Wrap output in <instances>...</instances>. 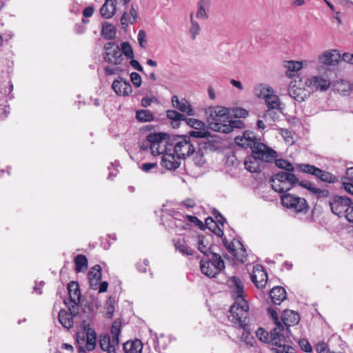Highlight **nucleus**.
Masks as SVG:
<instances>
[{
    "label": "nucleus",
    "mask_w": 353,
    "mask_h": 353,
    "mask_svg": "<svg viewBox=\"0 0 353 353\" xmlns=\"http://www.w3.org/2000/svg\"><path fill=\"white\" fill-rule=\"evenodd\" d=\"M197 148L194 152L195 156L194 161L198 165H202L205 163L204 151L208 150H213L214 148V144L210 140H201L200 143H196Z\"/></svg>",
    "instance_id": "2eb2a0df"
},
{
    "label": "nucleus",
    "mask_w": 353,
    "mask_h": 353,
    "mask_svg": "<svg viewBox=\"0 0 353 353\" xmlns=\"http://www.w3.org/2000/svg\"><path fill=\"white\" fill-rule=\"evenodd\" d=\"M117 33L116 27L110 23H105L103 25L101 34L103 37L108 39H113Z\"/></svg>",
    "instance_id": "c9c22d12"
},
{
    "label": "nucleus",
    "mask_w": 353,
    "mask_h": 353,
    "mask_svg": "<svg viewBox=\"0 0 353 353\" xmlns=\"http://www.w3.org/2000/svg\"><path fill=\"white\" fill-rule=\"evenodd\" d=\"M345 218L347 220L353 223V202L352 201V204H350L349 209L347 210Z\"/></svg>",
    "instance_id": "774afa93"
},
{
    "label": "nucleus",
    "mask_w": 353,
    "mask_h": 353,
    "mask_svg": "<svg viewBox=\"0 0 353 353\" xmlns=\"http://www.w3.org/2000/svg\"><path fill=\"white\" fill-rule=\"evenodd\" d=\"M288 70L286 74L289 77L295 76V73L302 68V63L299 61H290L286 65Z\"/></svg>",
    "instance_id": "4c0bfd02"
},
{
    "label": "nucleus",
    "mask_w": 353,
    "mask_h": 353,
    "mask_svg": "<svg viewBox=\"0 0 353 353\" xmlns=\"http://www.w3.org/2000/svg\"><path fill=\"white\" fill-rule=\"evenodd\" d=\"M145 37H146V34H145V31L143 30H140L138 32L137 39H138L139 45L141 48H145V45L147 43Z\"/></svg>",
    "instance_id": "bf43d9fd"
},
{
    "label": "nucleus",
    "mask_w": 353,
    "mask_h": 353,
    "mask_svg": "<svg viewBox=\"0 0 353 353\" xmlns=\"http://www.w3.org/2000/svg\"><path fill=\"white\" fill-rule=\"evenodd\" d=\"M256 150L246 157L244 162L245 168L252 173H259L262 171V164L273 162L278 156L277 152L266 145H260Z\"/></svg>",
    "instance_id": "20e7f679"
},
{
    "label": "nucleus",
    "mask_w": 353,
    "mask_h": 353,
    "mask_svg": "<svg viewBox=\"0 0 353 353\" xmlns=\"http://www.w3.org/2000/svg\"><path fill=\"white\" fill-rule=\"evenodd\" d=\"M328 204L332 212L341 217L345 216L352 201L346 196L333 195L330 198Z\"/></svg>",
    "instance_id": "9b49d317"
},
{
    "label": "nucleus",
    "mask_w": 353,
    "mask_h": 353,
    "mask_svg": "<svg viewBox=\"0 0 353 353\" xmlns=\"http://www.w3.org/2000/svg\"><path fill=\"white\" fill-rule=\"evenodd\" d=\"M185 135L190 136V139L192 140L198 141V139H208V137H210V133L208 131L201 130L200 129H198L196 130H191Z\"/></svg>",
    "instance_id": "58836bf2"
},
{
    "label": "nucleus",
    "mask_w": 353,
    "mask_h": 353,
    "mask_svg": "<svg viewBox=\"0 0 353 353\" xmlns=\"http://www.w3.org/2000/svg\"><path fill=\"white\" fill-rule=\"evenodd\" d=\"M181 159L172 154H166L162 157L161 165L168 170H175L181 164Z\"/></svg>",
    "instance_id": "5701e85b"
},
{
    "label": "nucleus",
    "mask_w": 353,
    "mask_h": 353,
    "mask_svg": "<svg viewBox=\"0 0 353 353\" xmlns=\"http://www.w3.org/2000/svg\"><path fill=\"white\" fill-rule=\"evenodd\" d=\"M268 313L273 320L274 324L276 325V327L283 326L282 323L279 319L278 314L275 310H274L272 307H268Z\"/></svg>",
    "instance_id": "603ef678"
},
{
    "label": "nucleus",
    "mask_w": 353,
    "mask_h": 353,
    "mask_svg": "<svg viewBox=\"0 0 353 353\" xmlns=\"http://www.w3.org/2000/svg\"><path fill=\"white\" fill-rule=\"evenodd\" d=\"M270 182L275 192L284 193L297 185L299 178L292 172L280 171L271 177Z\"/></svg>",
    "instance_id": "423d86ee"
},
{
    "label": "nucleus",
    "mask_w": 353,
    "mask_h": 353,
    "mask_svg": "<svg viewBox=\"0 0 353 353\" xmlns=\"http://www.w3.org/2000/svg\"><path fill=\"white\" fill-rule=\"evenodd\" d=\"M121 323L118 320H115L111 326L110 334L111 339L115 344L119 343V335L121 334Z\"/></svg>",
    "instance_id": "f704fd0d"
},
{
    "label": "nucleus",
    "mask_w": 353,
    "mask_h": 353,
    "mask_svg": "<svg viewBox=\"0 0 353 353\" xmlns=\"http://www.w3.org/2000/svg\"><path fill=\"white\" fill-rule=\"evenodd\" d=\"M137 19V12L134 5L131 6L130 13L128 14L127 12H125L121 18V22L123 28L127 27L129 23L133 24L135 23Z\"/></svg>",
    "instance_id": "c85d7f7f"
},
{
    "label": "nucleus",
    "mask_w": 353,
    "mask_h": 353,
    "mask_svg": "<svg viewBox=\"0 0 353 353\" xmlns=\"http://www.w3.org/2000/svg\"><path fill=\"white\" fill-rule=\"evenodd\" d=\"M339 57L340 55L336 50L326 51L319 56V61L325 65H334L335 62H337Z\"/></svg>",
    "instance_id": "c756f323"
},
{
    "label": "nucleus",
    "mask_w": 353,
    "mask_h": 353,
    "mask_svg": "<svg viewBox=\"0 0 353 353\" xmlns=\"http://www.w3.org/2000/svg\"><path fill=\"white\" fill-rule=\"evenodd\" d=\"M272 302L274 305H280L287 297L285 290L281 286H275L269 292Z\"/></svg>",
    "instance_id": "b1692460"
},
{
    "label": "nucleus",
    "mask_w": 353,
    "mask_h": 353,
    "mask_svg": "<svg viewBox=\"0 0 353 353\" xmlns=\"http://www.w3.org/2000/svg\"><path fill=\"white\" fill-rule=\"evenodd\" d=\"M250 279L257 288H263L268 282V276L264 268L259 265L254 268Z\"/></svg>",
    "instance_id": "f3484780"
},
{
    "label": "nucleus",
    "mask_w": 353,
    "mask_h": 353,
    "mask_svg": "<svg viewBox=\"0 0 353 353\" xmlns=\"http://www.w3.org/2000/svg\"><path fill=\"white\" fill-rule=\"evenodd\" d=\"M274 163L276 167L285 170V171L294 172L295 167L288 161L284 159H274Z\"/></svg>",
    "instance_id": "79ce46f5"
},
{
    "label": "nucleus",
    "mask_w": 353,
    "mask_h": 353,
    "mask_svg": "<svg viewBox=\"0 0 353 353\" xmlns=\"http://www.w3.org/2000/svg\"><path fill=\"white\" fill-rule=\"evenodd\" d=\"M96 333L91 330L85 334L86 348L88 351H92L96 347Z\"/></svg>",
    "instance_id": "ea45409f"
},
{
    "label": "nucleus",
    "mask_w": 353,
    "mask_h": 353,
    "mask_svg": "<svg viewBox=\"0 0 353 353\" xmlns=\"http://www.w3.org/2000/svg\"><path fill=\"white\" fill-rule=\"evenodd\" d=\"M201 272L210 278H215L225 269V263L221 256L214 253L200 261Z\"/></svg>",
    "instance_id": "0eeeda50"
},
{
    "label": "nucleus",
    "mask_w": 353,
    "mask_h": 353,
    "mask_svg": "<svg viewBox=\"0 0 353 353\" xmlns=\"http://www.w3.org/2000/svg\"><path fill=\"white\" fill-rule=\"evenodd\" d=\"M99 346L106 353H117L116 351L119 347V343L115 344L113 343L110 335L104 334L100 338Z\"/></svg>",
    "instance_id": "4be33fe9"
},
{
    "label": "nucleus",
    "mask_w": 353,
    "mask_h": 353,
    "mask_svg": "<svg viewBox=\"0 0 353 353\" xmlns=\"http://www.w3.org/2000/svg\"><path fill=\"white\" fill-rule=\"evenodd\" d=\"M230 283L231 294L234 303L230 307L229 319L235 325L243 328L248 323L249 311L244 285L242 281L236 276L231 277Z\"/></svg>",
    "instance_id": "f03ea898"
},
{
    "label": "nucleus",
    "mask_w": 353,
    "mask_h": 353,
    "mask_svg": "<svg viewBox=\"0 0 353 353\" xmlns=\"http://www.w3.org/2000/svg\"><path fill=\"white\" fill-rule=\"evenodd\" d=\"M121 52L122 54H123L127 59H133L134 58V52L132 46L130 45L128 42L124 41L121 43Z\"/></svg>",
    "instance_id": "a18cd8bd"
},
{
    "label": "nucleus",
    "mask_w": 353,
    "mask_h": 353,
    "mask_svg": "<svg viewBox=\"0 0 353 353\" xmlns=\"http://www.w3.org/2000/svg\"><path fill=\"white\" fill-rule=\"evenodd\" d=\"M156 167H157V163H144L141 165V169L145 172H148Z\"/></svg>",
    "instance_id": "0e129e2a"
},
{
    "label": "nucleus",
    "mask_w": 353,
    "mask_h": 353,
    "mask_svg": "<svg viewBox=\"0 0 353 353\" xmlns=\"http://www.w3.org/2000/svg\"><path fill=\"white\" fill-rule=\"evenodd\" d=\"M130 81L136 88L141 85V77L137 72H133L130 74Z\"/></svg>",
    "instance_id": "5fc2aeb1"
},
{
    "label": "nucleus",
    "mask_w": 353,
    "mask_h": 353,
    "mask_svg": "<svg viewBox=\"0 0 353 353\" xmlns=\"http://www.w3.org/2000/svg\"><path fill=\"white\" fill-rule=\"evenodd\" d=\"M176 228H181L182 230H187L190 228V225L185 223V220H177V222L174 223Z\"/></svg>",
    "instance_id": "69168bd1"
},
{
    "label": "nucleus",
    "mask_w": 353,
    "mask_h": 353,
    "mask_svg": "<svg viewBox=\"0 0 353 353\" xmlns=\"http://www.w3.org/2000/svg\"><path fill=\"white\" fill-rule=\"evenodd\" d=\"M201 141L192 140L190 136L173 135L163 132L150 133L140 145L141 150H151L153 156H158L164 152L166 144L174 146V153L179 158H184L194 153L197 147L196 143Z\"/></svg>",
    "instance_id": "f257e3e1"
},
{
    "label": "nucleus",
    "mask_w": 353,
    "mask_h": 353,
    "mask_svg": "<svg viewBox=\"0 0 353 353\" xmlns=\"http://www.w3.org/2000/svg\"><path fill=\"white\" fill-rule=\"evenodd\" d=\"M297 184L301 188L307 190L312 194L314 193V192L317 188L314 185V184L312 182L306 180H299V183Z\"/></svg>",
    "instance_id": "de8ad7c7"
},
{
    "label": "nucleus",
    "mask_w": 353,
    "mask_h": 353,
    "mask_svg": "<svg viewBox=\"0 0 353 353\" xmlns=\"http://www.w3.org/2000/svg\"><path fill=\"white\" fill-rule=\"evenodd\" d=\"M167 117L172 121V125L173 127L176 128L179 125V122L181 121H185L186 123L195 128L196 130L201 129L203 125V123L196 119H188L183 114H181L174 110H168L166 111Z\"/></svg>",
    "instance_id": "f8f14e48"
},
{
    "label": "nucleus",
    "mask_w": 353,
    "mask_h": 353,
    "mask_svg": "<svg viewBox=\"0 0 353 353\" xmlns=\"http://www.w3.org/2000/svg\"><path fill=\"white\" fill-rule=\"evenodd\" d=\"M281 203L287 208L294 210L296 212H307L309 208L307 201L294 194H285L281 196Z\"/></svg>",
    "instance_id": "9d476101"
},
{
    "label": "nucleus",
    "mask_w": 353,
    "mask_h": 353,
    "mask_svg": "<svg viewBox=\"0 0 353 353\" xmlns=\"http://www.w3.org/2000/svg\"><path fill=\"white\" fill-rule=\"evenodd\" d=\"M312 194H314L317 199H321V200L327 199V198L330 199L331 197V196H330V192L327 190L321 189L319 188H316V189L315 190V191L314 192V193Z\"/></svg>",
    "instance_id": "49530a36"
},
{
    "label": "nucleus",
    "mask_w": 353,
    "mask_h": 353,
    "mask_svg": "<svg viewBox=\"0 0 353 353\" xmlns=\"http://www.w3.org/2000/svg\"><path fill=\"white\" fill-rule=\"evenodd\" d=\"M265 92L266 93H263V95L268 110L276 109V110H279V112H281L280 99L277 95L273 94V89L268 88L265 89Z\"/></svg>",
    "instance_id": "a211bd4d"
},
{
    "label": "nucleus",
    "mask_w": 353,
    "mask_h": 353,
    "mask_svg": "<svg viewBox=\"0 0 353 353\" xmlns=\"http://www.w3.org/2000/svg\"><path fill=\"white\" fill-rule=\"evenodd\" d=\"M190 28L189 30L190 34L192 39H195L196 36L199 34L201 28L199 24L193 19V14H190Z\"/></svg>",
    "instance_id": "c03bdc74"
},
{
    "label": "nucleus",
    "mask_w": 353,
    "mask_h": 353,
    "mask_svg": "<svg viewBox=\"0 0 353 353\" xmlns=\"http://www.w3.org/2000/svg\"><path fill=\"white\" fill-rule=\"evenodd\" d=\"M148 266L149 261L147 259H145L142 262L139 261L136 264L137 270L141 273H145Z\"/></svg>",
    "instance_id": "6e6d98bb"
},
{
    "label": "nucleus",
    "mask_w": 353,
    "mask_h": 353,
    "mask_svg": "<svg viewBox=\"0 0 353 353\" xmlns=\"http://www.w3.org/2000/svg\"><path fill=\"white\" fill-rule=\"evenodd\" d=\"M136 119L139 122H150L154 120V115L149 110H138L136 112Z\"/></svg>",
    "instance_id": "e433bc0d"
},
{
    "label": "nucleus",
    "mask_w": 353,
    "mask_h": 353,
    "mask_svg": "<svg viewBox=\"0 0 353 353\" xmlns=\"http://www.w3.org/2000/svg\"><path fill=\"white\" fill-rule=\"evenodd\" d=\"M235 143L244 148H250L251 151L256 150V148H259L260 145H265L260 142L254 133L252 131H245L242 136H237L234 138Z\"/></svg>",
    "instance_id": "ddd939ff"
},
{
    "label": "nucleus",
    "mask_w": 353,
    "mask_h": 353,
    "mask_svg": "<svg viewBox=\"0 0 353 353\" xmlns=\"http://www.w3.org/2000/svg\"><path fill=\"white\" fill-rule=\"evenodd\" d=\"M305 84L312 92H325L330 87L331 81L327 77L323 75H316L307 79Z\"/></svg>",
    "instance_id": "4468645a"
},
{
    "label": "nucleus",
    "mask_w": 353,
    "mask_h": 353,
    "mask_svg": "<svg viewBox=\"0 0 353 353\" xmlns=\"http://www.w3.org/2000/svg\"><path fill=\"white\" fill-rule=\"evenodd\" d=\"M227 125H230L231 129L230 130V132H231L234 128L241 129L244 127V123L239 119H231L229 118V122Z\"/></svg>",
    "instance_id": "3c124183"
},
{
    "label": "nucleus",
    "mask_w": 353,
    "mask_h": 353,
    "mask_svg": "<svg viewBox=\"0 0 353 353\" xmlns=\"http://www.w3.org/2000/svg\"><path fill=\"white\" fill-rule=\"evenodd\" d=\"M300 317L298 313L293 310H285L281 315V321L286 327L295 325L299 323Z\"/></svg>",
    "instance_id": "a878e982"
},
{
    "label": "nucleus",
    "mask_w": 353,
    "mask_h": 353,
    "mask_svg": "<svg viewBox=\"0 0 353 353\" xmlns=\"http://www.w3.org/2000/svg\"><path fill=\"white\" fill-rule=\"evenodd\" d=\"M281 134L283 137L285 142L294 143L293 135L294 134V132L293 131L288 129H281Z\"/></svg>",
    "instance_id": "8fccbe9b"
},
{
    "label": "nucleus",
    "mask_w": 353,
    "mask_h": 353,
    "mask_svg": "<svg viewBox=\"0 0 353 353\" xmlns=\"http://www.w3.org/2000/svg\"><path fill=\"white\" fill-rule=\"evenodd\" d=\"M296 168L301 172L315 176L317 180L321 182L334 183L338 181L337 177L330 172L321 170L313 165L298 163L296 164Z\"/></svg>",
    "instance_id": "6e6552de"
},
{
    "label": "nucleus",
    "mask_w": 353,
    "mask_h": 353,
    "mask_svg": "<svg viewBox=\"0 0 353 353\" xmlns=\"http://www.w3.org/2000/svg\"><path fill=\"white\" fill-rule=\"evenodd\" d=\"M279 110H276V109L268 110L265 112L264 117H270L273 121H275L276 119H277L279 117Z\"/></svg>",
    "instance_id": "052dcab7"
},
{
    "label": "nucleus",
    "mask_w": 353,
    "mask_h": 353,
    "mask_svg": "<svg viewBox=\"0 0 353 353\" xmlns=\"http://www.w3.org/2000/svg\"><path fill=\"white\" fill-rule=\"evenodd\" d=\"M112 88L119 96H129L132 92L130 82L121 77L113 81Z\"/></svg>",
    "instance_id": "dca6fc26"
},
{
    "label": "nucleus",
    "mask_w": 353,
    "mask_h": 353,
    "mask_svg": "<svg viewBox=\"0 0 353 353\" xmlns=\"http://www.w3.org/2000/svg\"><path fill=\"white\" fill-rule=\"evenodd\" d=\"M234 115L236 118H245L248 115V112L245 109L236 108L234 110Z\"/></svg>",
    "instance_id": "680f3d73"
},
{
    "label": "nucleus",
    "mask_w": 353,
    "mask_h": 353,
    "mask_svg": "<svg viewBox=\"0 0 353 353\" xmlns=\"http://www.w3.org/2000/svg\"><path fill=\"white\" fill-rule=\"evenodd\" d=\"M142 348V343L139 339L132 341H127L123 344L125 353H141Z\"/></svg>",
    "instance_id": "7c9ffc66"
},
{
    "label": "nucleus",
    "mask_w": 353,
    "mask_h": 353,
    "mask_svg": "<svg viewBox=\"0 0 353 353\" xmlns=\"http://www.w3.org/2000/svg\"><path fill=\"white\" fill-rule=\"evenodd\" d=\"M183 217L185 219H188L190 223H192L195 225L198 226L201 230H205V225H204V223L201 220H199L196 216L192 215H186L185 216Z\"/></svg>",
    "instance_id": "09e8293b"
},
{
    "label": "nucleus",
    "mask_w": 353,
    "mask_h": 353,
    "mask_svg": "<svg viewBox=\"0 0 353 353\" xmlns=\"http://www.w3.org/2000/svg\"><path fill=\"white\" fill-rule=\"evenodd\" d=\"M67 289L69 299L64 300V304L68 307V310L73 314L80 312L85 314L88 320H92L96 314L94 304L90 301H81V292L79 283L77 281H70L68 283Z\"/></svg>",
    "instance_id": "7ed1b4c3"
},
{
    "label": "nucleus",
    "mask_w": 353,
    "mask_h": 353,
    "mask_svg": "<svg viewBox=\"0 0 353 353\" xmlns=\"http://www.w3.org/2000/svg\"><path fill=\"white\" fill-rule=\"evenodd\" d=\"M196 16L197 18L203 19L208 18V14H207L206 11L203 6V3L201 1H200L198 3V10H197Z\"/></svg>",
    "instance_id": "4d7b16f0"
},
{
    "label": "nucleus",
    "mask_w": 353,
    "mask_h": 353,
    "mask_svg": "<svg viewBox=\"0 0 353 353\" xmlns=\"http://www.w3.org/2000/svg\"><path fill=\"white\" fill-rule=\"evenodd\" d=\"M75 271L77 272H83L88 268V259L83 254H78L74 258Z\"/></svg>",
    "instance_id": "72a5a7b5"
},
{
    "label": "nucleus",
    "mask_w": 353,
    "mask_h": 353,
    "mask_svg": "<svg viewBox=\"0 0 353 353\" xmlns=\"http://www.w3.org/2000/svg\"><path fill=\"white\" fill-rule=\"evenodd\" d=\"M89 284L91 289L97 290L99 281L101 280L102 269L99 265H95L91 268L88 274Z\"/></svg>",
    "instance_id": "aec40b11"
},
{
    "label": "nucleus",
    "mask_w": 353,
    "mask_h": 353,
    "mask_svg": "<svg viewBox=\"0 0 353 353\" xmlns=\"http://www.w3.org/2000/svg\"><path fill=\"white\" fill-rule=\"evenodd\" d=\"M107 313L106 316L108 318H112L114 312V299L111 296L107 301Z\"/></svg>",
    "instance_id": "864d4df0"
},
{
    "label": "nucleus",
    "mask_w": 353,
    "mask_h": 353,
    "mask_svg": "<svg viewBox=\"0 0 353 353\" xmlns=\"http://www.w3.org/2000/svg\"><path fill=\"white\" fill-rule=\"evenodd\" d=\"M237 243L240 246V251L236 252V254L234 256L237 261L241 263H244L247 261L246 249L243 242L240 240L237 241Z\"/></svg>",
    "instance_id": "37998d69"
},
{
    "label": "nucleus",
    "mask_w": 353,
    "mask_h": 353,
    "mask_svg": "<svg viewBox=\"0 0 353 353\" xmlns=\"http://www.w3.org/2000/svg\"><path fill=\"white\" fill-rule=\"evenodd\" d=\"M105 61L114 65L121 64L123 58L119 46L115 47L114 50L108 52H104Z\"/></svg>",
    "instance_id": "393cba45"
},
{
    "label": "nucleus",
    "mask_w": 353,
    "mask_h": 353,
    "mask_svg": "<svg viewBox=\"0 0 353 353\" xmlns=\"http://www.w3.org/2000/svg\"><path fill=\"white\" fill-rule=\"evenodd\" d=\"M283 330V326L275 327L269 333L263 327H259L256 334L261 341L274 346L281 347L282 342H285V336L282 334Z\"/></svg>",
    "instance_id": "1a4fd4ad"
},
{
    "label": "nucleus",
    "mask_w": 353,
    "mask_h": 353,
    "mask_svg": "<svg viewBox=\"0 0 353 353\" xmlns=\"http://www.w3.org/2000/svg\"><path fill=\"white\" fill-rule=\"evenodd\" d=\"M207 122L210 129L213 131L225 134L230 133V125L229 122V110L221 106L210 107L207 110Z\"/></svg>",
    "instance_id": "39448f33"
},
{
    "label": "nucleus",
    "mask_w": 353,
    "mask_h": 353,
    "mask_svg": "<svg viewBox=\"0 0 353 353\" xmlns=\"http://www.w3.org/2000/svg\"><path fill=\"white\" fill-rule=\"evenodd\" d=\"M171 101L173 107L179 111L186 113L189 116L194 115V110L189 101L185 99H179L176 95H174L172 97Z\"/></svg>",
    "instance_id": "6ab92c4d"
},
{
    "label": "nucleus",
    "mask_w": 353,
    "mask_h": 353,
    "mask_svg": "<svg viewBox=\"0 0 353 353\" xmlns=\"http://www.w3.org/2000/svg\"><path fill=\"white\" fill-rule=\"evenodd\" d=\"M301 88H295L292 87L289 89V94L298 102H301L306 98V94Z\"/></svg>",
    "instance_id": "a19ab883"
},
{
    "label": "nucleus",
    "mask_w": 353,
    "mask_h": 353,
    "mask_svg": "<svg viewBox=\"0 0 353 353\" xmlns=\"http://www.w3.org/2000/svg\"><path fill=\"white\" fill-rule=\"evenodd\" d=\"M342 187L353 195V167L347 169L346 176L342 179Z\"/></svg>",
    "instance_id": "2f4dec72"
},
{
    "label": "nucleus",
    "mask_w": 353,
    "mask_h": 353,
    "mask_svg": "<svg viewBox=\"0 0 353 353\" xmlns=\"http://www.w3.org/2000/svg\"><path fill=\"white\" fill-rule=\"evenodd\" d=\"M299 346L301 347V350H303L305 352H312V346L310 344V343L307 341V339H300L299 341Z\"/></svg>",
    "instance_id": "13d9d810"
},
{
    "label": "nucleus",
    "mask_w": 353,
    "mask_h": 353,
    "mask_svg": "<svg viewBox=\"0 0 353 353\" xmlns=\"http://www.w3.org/2000/svg\"><path fill=\"white\" fill-rule=\"evenodd\" d=\"M117 0H105V3L100 9L102 17L110 19L116 12Z\"/></svg>",
    "instance_id": "bb28decb"
},
{
    "label": "nucleus",
    "mask_w": 353,
    "mask_h": 353,
    "mask_svg": "<svg viewBox=\"0 0 353 353\" xmlns=\"http://www.w3.org/2000/svg\"><path fill=\"white\" fill-rule=\"evenodd\" d=\"M212 235L204 236L202 234L198 235V250L202 252L205 256L208 257L214 252L212 251V245L210 244L209 238H212Z\"/></svg>",
    "instance_id": "412c9836"
},
{
    "label": "nucleus",
    "mask_w": 353,
    "mask_h": 353,
    "mask_svg": "<svg viewBox=\"0 0 353 353\" xmlns=\"http://www.w3.org/2000/svg\"><path fill=\"white\" fill-rule=\"evenodd\" d=\"M79 312L77 314H73L69 310V312L64 310H61L59 313V321L65 328L69 330L73 325V316H78Z\"/></svg>",
    "instance_id": "cd10ccee"
},
{
    "label": "nucleus",
    "mask_w": 353,
    "mask_h": 353,
    "mask_svg": "<svg viewBox=\"0 0 353 353\" xmlns=\"http://www.w3.org/2000/svg\"><path fill=\"white\" fill-rule=\"evenodd\" d=\"M216 224V221L211 216H208L205 220L204 225H205V229L208 228L210 230V228H212Z\"/></svg>",
    "instance_id": "338daca9"
},
{
    "label": "nucleus",
    "mask_w": 353,
    "mask_h": 353,
    "mask_svg": "<svg viewBox=\"0 0 353 353\" xmlns=\"http://www.w3.org/2000/svg\"><path fill=\"white\" fill-rule=\"evenodd\" d=\"M174 246L176 250L179 251L184 256H192L194 252V251L185 243L183 239L174 240Z\"/></svg>",
    "instance_id": "473e14b6"
},
{
    "label": "nucleus",
    "mask_w": 353,
    "mask_h": 353,
    "mask_svg": "<svg viewBox=\"0 0 353 353\" xmlns=\"http://www.w3.org/2000/svg\"><path fill=\"white\" fill-rule=\"evenodd\" d=\"M210 232H212L213 234H216L219 237H223V230L221 229L218 224L214 225L212 228H210L209 230Z\"/></svg>",
    "instance_id": "e2e57ef3"
}]
</instances>
